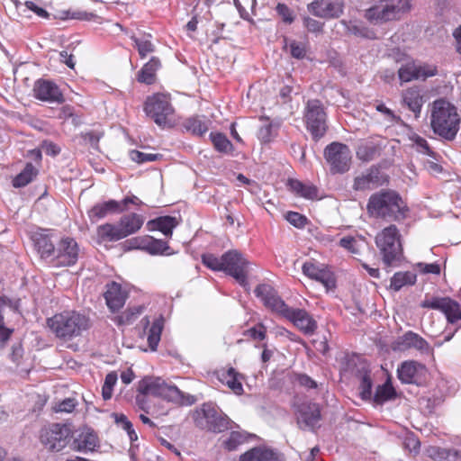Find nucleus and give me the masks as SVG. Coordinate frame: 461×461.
<instances>
[{"label": "nucleus", "mask_w": 461, "mask_h": 461, "mask_svg": "<svg viewBox=\"0 0 461 461\" xmlns=\"http://www.w3.org/2000/svg\"><path fill=\"white\" fill-rule=\"evenodd\" d=\"M144 111L158 126L165 128L172 125L171 117L175 110L168 95L155 94L149 96L144 104Z\"/></svg>", "instance_id": "9"}, {"label": "nucleus", "mask_w": 461, "mask_h": 461, "mask_svg": "<svg viewBox=\"0 0 461 461\" xmlns=\"http://www.w3.org/2000/svg\"><path fill=\"white\" fill-rule=\"evenodd\" d=\"M79 248L75 240L62 239L55 249L54 258L57 266L69 267L76 264L78 258Z\"/></svg>", "instance_id": "17"}, {"label": "nucleus", "mask_w": 461, "mask_h": 461, "mask_svg": "<svg viewBox=\"0 0 461 461\" xmlns=\"http://www.w3.org/2000/svg\"><path fill=\"white\" fill-rule=\"evenodd\" d=\"M170 247L167 242L163 240H157L151 236L147 235V242L145 251L150 255H170L168 252Z\"/></svg>", "instance_id": "40"}, {"label": "nucleus", "mask_w": 461, "mask_h": 461, "mask_svg": "<svg viewBox=\"0 0 461 461\" xmlns=\"http://www.w3.org/2000/svg\"><path fill=\"white\" fill-rule=\"evenodd\" d=\"M276 9L285 23H292L294 22L293 12L286 5L279 3L277 4Z\"/></svg>", "instance_id": "61"}, {"label": "nucleus", "mask_w": 461, "mask_h": 461, "mask_svg": "<svg viewBox=\"0 0 461 461\" xmlns=\"http://www.w3.org/2000/svg\"><path fill=\"white\" fill-rule=\"evenodd\" d=\"M285 318L292 321L305 335H312L317 329V322L303 309L290 308Z\"/></svg>", "instance_id": "20"}, {"label": "nucleus", "mask_w": 461, "mask_h": 461, "mask_svg": "<svg viewBox=\"0 0 461 461\" xmlns=\"http://www.w3.org/2000/svg\"><path fill=\"white\" fill-rule=\"evenodd\" d=\"M210 140L213 144L214 149L223 154H230L233 151V145L229 139L221 132H211Z\"/></svg>", "instance_id": "41"}, {"label": "nucleus", "mask_w": 461, "mask_h": 461, "mask_svg": "<svg viewBox=\"0 0 461 461\" xmlns=\"http://www.w3.org/2000/svg\"><path fill=\"white\" fill-rule=\"evenodd\" d=\"M73 437V430L68 424L50 423L40 430L39 439L50 452H60L67 447Z\"/></svg>", "instance_id": "6"}, {"label": "nucleus", "mask_w": 461, "mask_h": 461, "mask_svg": "<svg viewBox=\"0 0 461 461\" xmlns=\"http://www.w3.org/2000/svg\"><path fill=\"white\" fill-rule=\"evenodd\" d=\"M184 128L193 134L202 136L208 131V125L200 116H194L184 122Z\"/></svg>", "instance_id": "43"}, {"label": "nucleus", "mask_w": 461, "mask_h": 461, "mask_svg": "<svg viewBox=\"0 0 461 461\" xmlns=\"http://www.w3.org/2000/svg\"><path fill=\"white\" fill-rule=\"evenodd\" d=\"M223 269L227 275L231 276L241 286L249 285L247 277L249 261L238 250H229L222 255Z\"/></svg>", "instance_id": "12"}, {"label": "nucleus", "mask_w": 461, "mask_h": 461, "mask_svg": "<svg viewBox=\"0 0 461 461\" xmlns=\"http://www.w3.org/2000/svg\"><path fill=\"white\" fill-rule=\"evenodd\" d=\"M147 242V235L143 237H135L130 240H127L122 243L125 250L131 249H141L145 251Z\"/></svg>", "instance_id": "58"}, {"label": "nucleus", "mask_w": 461, "mask_h": 461, "mask_svg": "<svg viewBox=\"0 0 461 461\" xmlns=\"http://www.w3.org/2000/svg\"><path fill=\"white\" fill-rule=\"evenodd\" d=\"M411 348L420 351H428L429 346L423 338L412 331H408L402 337H399L393 346V349L400 351H404Z\"/></svg>", "instance_id": "24"}, {"label": "nucleus", "mask_w": 461, "mask_h": 461, "mask_svg": "<svg viewBox=\"0 0 461 461\" xmlns=\"http://www.w3.org/2000/svg\"><path fill=\"white\" fill-rule=\"evenodd\" d=\"M409 10L406 0H383L366 11V18L375 24L396 20Z\"/></svg>", "instance_id": "10"}, {"label": "nucleus", "mask_w": 461, "mask_h": 461, "mask_svg": "<svg viewBox=\"0 0 461 461\" xmlns=\"http://www.w3.org/2000/svg\"><path fill=\"white\" fill-rule=\"evenodd\" d=\"M38 170L32 163H27L24 168L14 179L13 185L16 188L23 187L36 177Z\"/></svg>", "instance_id": "39"}, {"label": "nucleus", "mask_w": 461, "mask_h": 461, "mask_svg": "<svg viewBox=\"0 0 461 461\" xmlns=\"http://www.w3.org/2000/svg\"><path fill=\"white\" fill-rule=\"evenodd\" d=\"M161 155L154 154V153H146L139 150H131L130 151V158L132 161L137 163H144L149 161L157 160Z\"/></svg>", "instance_id": "56"}, {"label": "nucleus", "mask_w": 461, "mask_h": 461, "mask_svg": "<svg viewBox=\"0 0 461 461\" xmlns=\"http://www.w3.org/2000/svg\"><path fill=\"white\" fill-rule=\"evenodd\" d=\"M410 140L412 141L413 145H415L418 152L426 154L434 158H436V153L431 150L428 141L424 138L416 133H411Z\"/></svg>", "instance_id": "51"}, {"label": "nucleus", "mask_w": 461, "mask_h": 461, "mask_svg": "<svg viewBox=\"0 0 461 461\" xmlns=\"http://www.w3.org/2000/svg\"><path fill=\"white\" fill-rule=\"evenodd\" d=\"M286 48H289L290 54L293 58L297 59H303L307 53V45L306 43L291 41L289 43L285 44Z\"/></svg>", "instance_id": "52"}, {"label": "nucleus", "mask_w": 461, "mask_h": 461, "mask_svg": "<svg viewBox=\"0 0 461 461\" xmlns=\"http://www.w3.org/2000/svg\"><path fill=\"white\" fill-rule=\"evenodd\" d=\"M303 273L308 277L322 284L326 290L335 287V279L333 275L325 268H320L314 263L305 262L303 265Z\"/></svg>", "instance_id": "23"}, {"label": "nucleus", "mask_w": 461, "mask_h": 461, "mask_svg": "<svg viewBox=\"0 0 461 461\" xmlns=\"http://www.w3.org/2000/svg\"><path fill=\"white\" fill-rule=\"evenodd\" d=\"M254 293L267 307L284 317L290 309V307L286 305L285 303L277 295L276 291L269 285L262 284L258 285Z\"/></svg>", "instance_id": "16"}, {"label": "nucleus", "mask_w": 461, "mask_h": 461, "mask_svg": "<svg viewBox=\"0 0 461 461\" xmlns=\"http://www.w3.org/2000/svg\"><path fill=\"white\" fill-rule=\"evenodd\" d=\"M104 131L99 130H92L89 131H86L82 134V137L85 141L88 142L90 147L95 150H99V140L104 136Z\"/></svg>", "instance_id": "55"}, {"label": "nucleus", "mask_w": 461, "mask_h": 461, "mask_svg": "<svg viewBox=\"0 0 461 461\" xmlns=\"http://www.w3.org/2000/svg\"><path fill=\"white\" fill-rule=\"evenodd\" d=\"M244 335L253 339L263 340L266 338V328L263 324H258L244 331Z\"/></svg>", "instance_id": "59"}, {"label": "nucleus", "mask_w": 461, "mask_h": 461, "mask_svg": "<svg viewBox=\"0 0 461 461\" xmlns=\"http://www.w3.org/2000/svg\"><path fill=\"white\" fill-rule=\"evenodd\" d=\"M285 220L292 224L293 226L303 229L304 228L308 223V219L306 216L297 212H287L285 215Z\"/></svg>", "instance_id": "54"}, {"label": "nucleus", "mask_w": 461, "mask_h": 461, "mask_svg": "<svg viewBox=\"0 0 461 461\" xmlns=\"http://www.w3.org/2000/svg\"><path fill=\"white\" fill-rule=\"evenodd\" d=\"M202 262L205 267L212 270L222 271L223 269L222 256L221 258H217L212 254H205L202 257Z\"/></svg>", "instance_id": "53"}, {"label": "nucleus", "mask_w": 461, "mask_h": 461, "mask_svg": "<svg viewBox=\"0 0 461 461\" xmlns=\"http://www.w3.org/2000/svg\"><path fill=\"white\" fill-rule=\"evenodd\" d=\"M288 185L293 193L305 199H314L318 196V189L313 185H306L297 179H289Z\"/></svg>", "instance_id": "36"}, {"label": "nucleus", "mask_w": 461, "mask_h": 461, "mask_svg": "<svg viewBox=\"0 0 461 461\" xmlns=\"http://www.w3.org/2000/svg\"><path fill=\"white\" fill-rule=\"evenodd\" d=\"M159 67L160 60L156 57H152L140 70L138 74L139 82L151 85L155 81L156 71Z\"/></svg>", "instance_id": "37"}, {"label": "nucleus", "mask_w": 461, "mask_h": 461, "mask_svg": "<svg viewBox=\"0 0 461 461\" xmlns=\"http://www.w3.org/2000/svg\"><path fill=\"white\" fill-rule=\"evenodd\" d=\"M240 461H277L276 453L264 447H253L240 456Z\"/></svg>", "instance_id": "34"}, {"label": "nucleus", "mask_w": 461, "mask_h": 461, "mask_svg": "<svg viewBox=\"0 0 461 461\" xmlns=\"http://www.w3.org/2000/svg\"><path fill=\"white\" fill-rule=\"evenodd\" d=\"M137 390L141 394L160 397L179 405L190 406L196 402L194 395L182 392L175 384L158 376L144 377L139 382Z\"/></svg>", "instance_id": "3"}, {"label": "nucleus", "mask_w": 461, "mask_h": 461, "mask_svg": "<svg viewBox=\"0 0 461 461\" xmlns=\"http://www.w3.org/2000/svg\"><path fill=\"white\" fill-rule=\"evenodd\" d=\"M377 156H379V148L373 143L362 144L357 148V157L362 161H371Z\"/></svg>", "instance_id": "48"}, {"label": "nucleus", "mask_w": 461, "mask_h": 461, "mask_svg": "<svg viewBox=\"0 0 461 461\" xmlns=\"http://www.w3.org/2000/svg\"><path fill=\"white\" fill-rule=\"evenodd\" d=\"M143 311L142 306H134L126 309L120 315L114 318L118 325H130L137 320Z\"/></svg>", "instance_id": "46"}, {"label": "nucleus", "mask_w": 461, "mask_h": 461, "mask_svg": "<svg viewBox=\"0 0 461 461\" xmlns=\"http://www.w3.org/2000/svg\"><path fill=\"white\" fill-rule=\"evenodd\" d=\"M104 298L108 308L112 312H116L124 305L126 295L122 291V287L119 284L112 282L111 284L107 285V289L104 293Z\"/></svg>", "instance_id": "28"}, {"label": "nucleus", "mask_w": 461, "mask_h": 461, "mask_svg": "<svg viewBox=\"0 0 461 461\" xmlns=\"http://www.w3.org/2000/svg\"><path fill=\"white\" fill-rule=\"evenodd\" d=\"M417 267L423 274L439 275L440 273V267L437 263H418Z\"/></svg>", "instance_id": "62"}, {"label": "nucleus", "mask_w": 461, "mask_h": 461, "mask_svg": "<svg viewBox=\"0 0 461 461\" xmlns=\"http://www.w3.org/2000/svg\"><path fill=\"white\" fill-rule=\"evenodd\" d=\"M68 446L75 452L86 454L95 451L100 445L95 430L89 427H83L73 431V437Z\"/></svg>", "instance_id": "13"}, {"label": "nucleus", "mask_w": 461, "mask_h": 461, "mask_svg": "<svg viewBox=\"0 0 461 461\" xmlns=\"http://www.w3.org/2000/svg\"><path fill=\"white\" fill-rule=\"evenodd\" d=\"M247 439V433L241 431H231L229 437L223 441L222 445L228 451H234L240 445L245 443Z\"/></svg>", "instance_id": "49"}, {"label": "nucleus", "mask_w": 461, "mask_h": 461, "mask_svg": "<svg viewBox=\"0 0 461 461\" xmlns=\"http://www.w3.org/2000/svg\"><path fill=\"white\" fill-rule=\"evenodd\" d=\"M416 275L413 272H397L391 278L390 287L394 291H400L405 285H412L416 283Z\"/></svg>", "instance_id": "38"}, {"label": "nucleus", "mask_w": 461, "mask_h": 461, "mask_svg": "<svg viewBox=\"0 0 461 461\" xmlns=\"http://www.w3.org/2000/svg\"><path fill=\"white\" fill-rule=\"evenodd\" d=\"M429 456L438 461H457L458 452L453 448L433 447L429 450Z\"/></svg>", "instance_id": "42"}, {"label": "nucleus", "mask_w": 461, "mask_h": 461, "mask_svg": "<svg viewBox=\"0 0 461 461\" xmlns=\"http://www.w3.org/2000/svg\"><path fill=\"white\" fill-rule=\"evenodd\" d=\"M342 0H315L308 5V11L313 15L325 19L338 18L343 14Z\"/></svg>", "instance_id": "18"}, {"label": "nucleus", "mask_w": 461, "mask_h": 461, "mask_svg": "<svg viewBox=\"0 0 461 461\" xmlns=\"http://www.w3.org/2000/svg\"><path fill=\"white\" fill-rule=\"evenodd\" d=\"M144 217L137 213H130L121 218L119 225L124 238L137 232L144 223Z\"/></svg>", "instance_id": "31"}, {"label": "nucleus", "mask_w": 461, "mask_h": 461, "mask_svg": "<svg viewBox=\"0 0 461 461\" xmlns=\"http://www.w3.org/2000/svg\"><path fill=\"white\" fill-rule=\"evenodd\" d=\"M366 210L371 217L386 221H401L407 217L409 208L400 194L393 190H381L373 194Z\"/></svg>", "instance_id": "1"}, {"label": "nucleus", "mask_w": 461, "mask_h": 461, "mask_svg": "<svg viewBox=\"0 0 461 461\" xmlns=\"http://www.w3.org/2000/svg\"><path fill=\"white\" fill-rule=\"evenodd\" d=\"M34 96L44 102L61 104L64 97L59 86L49 80L39 79L34 83Z\"/></svg>", "instance_id": "19"}, {"label": "nucleus", "mask_w": 461, "mask_h": 461, "mask_svg": "<svg viewBox=\"0 0 461 461\" xmlns=\"http://www.w3.org/2000/svg\"><path fill=\"white\" fill-rule=\"evenodd\" d=\"M404 447L409 449L410 452L418 453L420 450V443L414 436H409L404 439Z\"/></svg>", "instance_id": "64"}, {"label": "nucleus", "mask_w": 461, "mask_h": 461, "mask_svg": "<svg viewBox=\"0 0 461 461\" xmlns=\"http://www.w3.org/2000/svg\"><path fill=\"white\" fill-rule=\"evenodd\" d=\"M385 181L384 174L376 167H371L366 173L354 179L353 188L357 191L375 189Z\"/></svg>", "instance_id": "21"}, {"label": "nucleus", "mask_w": 461, "mask_h": 461, "mask_svg": "<svg viewBox=\"0 0 461 461\" xmlns=\"http://www.w3.org/2000/svg\"><path fill=\"white\" fill-rule=\"evenodd\" d=\"M461 118L455 105L445 99L432 104L430 125L434 133L446 140H453L460 128Z\"/></svg>", "instance_id": "2"}, {"label": "nucleus", "mask_w": 461, "mask_h": 461, "mask_svg": "<svg viewBox=\"0 0 461 461\" xmlns=\"http://www.w3.org/2000/svg\"><path fill=\"white\" fill-rule=\"evenodd\" d=\"M303 120L306 129L315 141L327 132V113L322 103L318 99L308 100L304 108Z\"/></svg>", "instance_id": "8"}, {"label": "nucleus", "mask_w": 461, "mask_h": 461, "mask_svg": "<svg viewBox=\"0 0 461 461\" xmlns=\"http://www.w3.org/2000/svg\"><path fill=\"white\" fill-rule=\"evenodd\" d=\"M196 427L212 432H221L228 428V417L212 402H205L193 412Z\"/></svg>", "instance_id": "7"}, {"label": "nucleus", "mask_w": 461, "mask_h": 461, "mask_svg": "<svg viewBox=\"0 0 461 461\" xmlns=\"http://www.w3.org/2000/svg\"><path fill=\"white\" fill-rule=\"evenodd\" d=\"M97 237L101 241H117L124 239L120 225L105 223L97 228Z\"/></svg>", "instance_id": "35"}, {"label": "nucleus", "mask_w": 461, "mask_h": 461, "mask_svg": "<svg viewBox=\"0 0 461 461\" xmlns=\"http://www.w3.org/2000/svg\"><path fill=\"white\" fill-rule=\"evenodd\" d=\"M402 103L419 117L423 105V97L418 88L411 87L402 94Z\"/></svg>", "instance_id": "30"}, {"label": "nucleus", "mask_w": 461, "mask_h": 461, "mask_svg": "<svg viewBox=\"0 0 461 461\" xmlns=\"http://www.w3.org/2000/svg\"><path fill=\"white\" fill-rule=\"evenodd\" d=\"M320 420L321 412L318 405L312 403L302 407L299 422L303 423L306 428L313 429L318 426Z\"/></svg>", "instance_id": "33"}, {"label": "nucleus", "mask_w": 461, "mask_h": 461, "mask_svg": "<svg viewBox=\"0 0 461 461\" xmlns=\"http://www.w3.org/2000/svg\"><path fill=\"white\" fill-rule=\"evenodd\" d=\"M324 158L331 174H343L350 168L352 154L346 144L331 142L324 149Z\"/></svg>", "instance_id": "11"}, {"label": "nucleus", "mask_w": 461, "mask_h": 461, "mask_svg": "<svg viewBox=\"0 0 461 461\" xmlns=\"http://www.w3.org/2000/svg\"><path fill=\"white\" fill-rule=\"evenodd\" d=\"M339 24L344 28L347 33L365 39H375V32L365 26L362 23L357 21H339Z\"/></svg>", "instance_id": "32"}, {"label": "nucleus", "mask_w": 461, "mask_h": 461, "mask_svg": "<svg viewBox=\"0 0 461 461\" xmlns=\"http://www.w3.org/2000/svg\"><path fill=\"white\" fill-rule=\"evenodd\" d=\"M32 240L41 258H47L55 255V246L50 240L49 230L40 229L34 231Z\"/></svg>", "instance_id": "27"}, {"label": "nucleus", "mask_w": 461, "mask_h": 461, "mask_svg": "<svg viewBox=\"0 0 461 461\" xmlns=\"http://www.w3.org/2000/svg\"><path fill=\"white\" fill-rule=\"evenodd\" d=\"M123 211L124 208L122 207L120 202L109 200L95 204L88 211L87 214L92 222H97L110 214L122 212Z\"/></svg>", "instance_id": "25"}, {"label": "nucleus", "mask_w": 461, "mask_h": 461, "mask_svg": "<svg viewBox=\"0 0 461 461\" xmlns=\"http://www.w3.org/2000/svg\"><path fill=\"white\" fill-rule=\"evenodd\" d=\"M421 307L438 310L443 312L449 323L461 320V307L459 303L449 297H432L421 303Z\"/></svg>", "instance_id": "14"}, {"label": "nucleus", "mask_w": 461, "mask_h": 461, "mask_svg": "<svg viewBox=\"0 0 461 461\" xmlns=\"http://www.w3.org/2000/svg\"><path fill=\"white\" fill-rule=\"evenodd\" d=\"M425 371V366L416 361H405L397 369L400 381L403 384H415Z\"/></svg>", "instance_id": "26"}, {"label": "nucleus", "mask_w": 461, "mask_h": 461, "mask_svg": "<svg viewBox=\"0 0 461 461\" xmlns=\"http://www.w3.org/2000/svg\"><path fill=\"white\" fill-rule=\"evenodd\" d=\"M375 110L384 115L385 119L392 123H400L402 119L396 115L391 109L385 106L384 103H376L375 104Z\"/></svg>", "instance_id": "57"}, {"label": "nucleus", "mask_w": 461, "mask_h": 461, "mask_svg": "<svg viewBox=\"0 0 461 461\" xmlns=\"http://www.w3.org/2000/svg\"><path fill=\"white\" fill-rule=\"evenodd\" d=\"M47 324L56 337L64 340L79 337L91 327L88 317L74 311L55 314L47 320Z\"/></svg>", "instance_id": "4"}, {"label": "nucleus", "mask_w": 461, "mask_h": 461, "mask_svg": "<svg viewBox=\"0 0 461 461\" xmlns=\"http://www.w3.org/2000/svg\"><path fill=\"white\" fill-rule=\"evenodd\" d=\"M400 237L399 230L393 224L384 228L375 237V244L380 250L384 264L387 267L400 261L402 257Z\"/></svg>", "instance_id": "5"}, {"label": "nucleus", "mask_w": 461, "mask_h": 461, "mask_svg": "<svg viewBox=\"0 0 461 461\" xmlns=\"http://www.w3.org/2000/svg\"><path fill=\"white\" fill-rule=\"evenodd\" d=\"M395 395V391L389 381L384 384L377 386L373 401L376 404H383L384 402L393 399Z\"/></svg>", "instance_id": "45"}, {"label": "nucleus", "mask_w": 461, "mask_h": 461, "mask_svg": "<svg viewBox=\"0 0 461 461\" xmlns=\"http://www.w3.org/2000/svg\"><path fill=\"white\" fill-rule=\"evenodd\" d=\"M437 74V67L429 64L417 65L415 62H407L398 69V77L402 83L411 80L422 79L433 77Z\"/></svg>", "instance_id": "15"}, {"label": "nucleus", "mask_w": 461, "mask_h": 461, "mask_svg": "<svg viewBox=\"0 0 461 461\" xmlns=\"http://www.w3.org/2000/svg\"><path fill=\"white\" fill-rule=\"evenodd\" d=\"M179 224L176 217L165 215L150 220L147 222V228L149 231L159 230L165 236L171 237L173 230Z\"/></svg>", "instance_id": "29"}, {"label": "nucleus", "mask_w": 461, "mask_h": 461, "mask_svg": "<svg viewBox=\"0 0 461 461\" xmlns=\"http://www.w3.org/2000/svg\"><path fill=\"white\" fill-rule=\"evenodd\" d=\"M149 38H150V35L144 36L143 38H138L136 36L131 37L141 58H145L148 54L155 50V46Z\"/></svg>", "instance_id": "50"}, {"label": "nucleus", "mask_w": 461, "mask_h": 461, "mask_svg": "<svg viewBox=\"0 0 461 461\" xmlns=\"http://www.w3.org/2000/svg\"><path fill=\"white\" fill-rule=\"evenodd\" d=\"M358 377L360 380L359 384V395L363 400L372 399V387L373 382L370 375V371L363 370L359 371Z\"/></svg>", "instance_id": "44"}, {"label": "nucleus", "mask_w": 461, "mask_h": 461, "mask_svg": "<svg viewBox=\"0 0 461 461\" xmlns=\"http://www.w3.org/2000/svg\"><path fill=\"white\" fill-rule=\"evenodd\" d=\"M218 380L226 384L234 393L241 395L244 392L241 381L244 375L233 367L221 368L216 372Z\"/></svg>", "instance_id": "22"}, {"label": "nucleus", "mask_w": 461, "mask_h": 461, "mask_svg": "<svg viewBox=\"0 0 461 461\" xmlns=\"http://www.w3.org/2000/svg\"><path fill=\"white\" fill-rule=\"evenodd\" d=\"M303 25L309 32H319L322 31L323 23L311 17H304Z\"/></svg>", "instance_id": "63"}, {"label": "nucleus", "mask_w": 461, "mask_h": 461, "mask_svg": "<svg viewBox=\"0 0 461 461\" xmlns=\"http://www.w3.org/2000/svg\"><path fill=\"white\" fill-rule=\"evenodd\" d=\"M163 330V320L157 319L152 323L149 334H148V343L152 351L157 349L158 342L160 341V336Z\"/></svg>", "instance_id": "47"}, {"label": "nucleus", "mask_w": 461, "mask_h": 461, "mask_svg": "<svg viewBox=\"0 0 461 461\" xmlns=\"http://www.w3.org/2000/svg\"><path fill=\"white\" fill-rule=\"evenodd\" d=\"M274 137L273 125L267 123L261 126L258 131V138L264 143L270 142Z\"/></svg>", "instance_id": "60"}]
</instances>
